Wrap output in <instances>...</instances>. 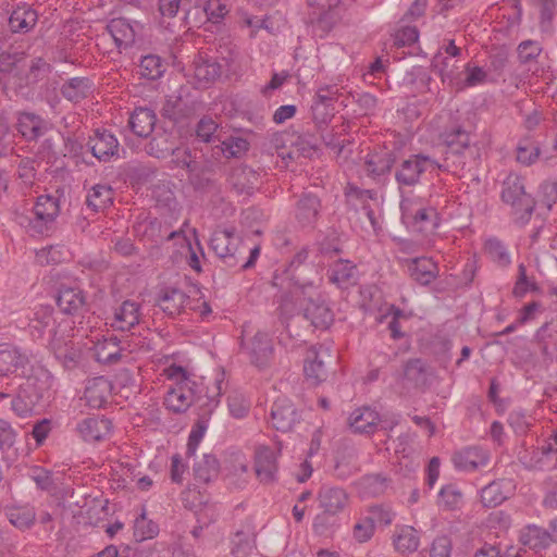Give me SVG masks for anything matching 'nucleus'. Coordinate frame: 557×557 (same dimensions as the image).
Segmentation results:
<instances>
[{
	"label": "nucleus",
	"instance_id": "f257e3e1",
	"mask_svg": "<svg viewBox=\"0 0 557 557\" xmlns=\"http://www.w3.org/2000/svg\"><path fill=\"white\" fill-rule=\"evenodd\" d=\"M442 141L444 159L443 163H440V170L454 173L465 170L470 172L480 164L481 147L472 143L471 135L460 126L445 132Z\"/></svg>",
	"mask_w": 557,
	"mask_h": 557
},
{
	"label": "nucleus",
	"instance_id": "f03ea898",
	"mask_svg": "<svg viewBox=\"0 0 557 557\" xmlns=\"http://www.w3.org/2000/svg\"><path fill=\"white\" fill-rule=\"evenodd\" d=\"M502 201L511 209L515 223L523 226L529 223L536 201L531 194L525 191L523 178L516 173H510L503 182Z\"/></svg>",
	"mask_w": 557,
	"mask_h": 557
},
{
	"label": "nucleus",
	"instance_id": "7ed1b4c3",
	"mask_svg": "<svg viewBox=\"0 0 557 557\" xmlns=\"http://www.w3.org/2000/svg\"><path fill=\"white\" fill-rule=\"evenodd\" d=\"M440 170V162L424 153H416L403 160L395 170V181L403 196L407 188H413L421 182L425 172Z\"/></svg>",
	"mask_w": 557,
	"mask_h": 557
},
{
	"label": "nucleus",
	"instance_id": "20e7f679",
	"mask_svg": "<svg viewBox=\"0 0 557 557\" xmlns=\"http://www.w3.org/2000/svg\"><path fill=\"white\" fill-rule=\"evenodd\" d=\"M170 376L177 380V385L168 392L164 404L169 410L175 413L185 412L200 398L194 389L196 383L188 377L186 370L180 366L171 368Z\"/></svg>",
	"mask_w": 557,
	"mask_h": 557
},
{
	"label": "nucleus",
	"instance_id": "39448f33",
	"mask_svg": "<svg viewBox=\"0 0 557 557\" xmlns=\"http://www.w3.org/2000/svg\"><path fill=\"white\" fill-rule=\"evenodd\" d=\"M242 246L243 243L234 227L215 231L210 239L211 249L228 268L239 264L243 255Z\"/></svg>",
	"mask_w": 557,
	"mask_h": 557
},
{
	"label": "nucleus",
	"instance_id": "423d86ee",
	"mask_svg": "<svg viewBox=\"0 0 557 557\" xmlns=\"http://www.w3.org/2000/svg\"><path fill=\"white\" fill-rule=\"evenodd\" d=\"M308 256L309 252L306 248L300 249L281 273H275L273 275V286L278 289H284L287 283L288 287L294 285L296 287L312 289V281L304 275L306 271L305 262L308 259Z\"/></svg>",
	"mask_w": 557,
	"mask_h": 557
},
{
	"label": "nucleus",
	"instance_id": "0eeeda50",
	"mask_svg": "<svg viewBox=\"0 0 557 557\" xmlns=\"http://www.w3.org/2000/svg\"><path fill=\"white\" fill-rule=\"evenodd\" d=\"M52 385V374L45 368H38L27 376L20 389L27 395V398H32L36 405H39L51 397Z\"/></svg>",
	"mask_w": 557,
	"mask_h": 557
},
{
	"label": "nucleus",
	"instance_id": "6e6552de",
	"mask_svg": "<svg viewBox=\"0 0 557 557\" xmlns=\"http://www.w3.org/2000/svg\"><path fill=\"white\" fill-rule=\"evenodd\" d=\"M218 52L224 64L218 62L214 58H205L201 55L195 60L194 73L195 77L199 82H203L206 84L214 82L222 75L223 67L228 65V63L234 59V52L232 49L225 48L224 50H219Z\"/></svg>",
	"mask_w": 557,
	"mask_h": 557
},
{
	"label": "nucleus",
	"instance_id": "1a4fd4ad",
	"mask_svg": "<svg viewBox=\"0 0 557 557\" xmlns=\"http://www.w3.org/2000/svg\"><path fill=\"white\" fill-rule=\"evenodd\" d=\"M321 199L311 191H304L295 206V220L301 227H314L320 216Z\"/></svg>",
	"mask_w": 557,
	"mask_h": 557
},
{
	"label": "nucleus",
	"instance_id": "9d476101",
	"mask_svg": "<svg viewBox=\"0 0 557 557\" xmlns=\"http://www.w3.org/2000/svg\"><path fill=\"white\" fill-rule=\"evenodd\" d=\"M255 472L262 484H272L276 481L277 455L274 449L264 445L256 447Z\"/></svg>",
	"mask_w": 557,
	"mask_h": 557
},
{
	"label": "nucleus",
	"instance_id": "9b49d317",
	"mask_svg": "<svg viewBox=\"0 0 557 557\" xmlns=\"http://www.w3.org/2000/svg\"><path fill=\"white\" fill-rule=\"evenodd\" d=\"M330 349L324 345L312 346L307 350L304 371L308 380L314 384L323 382L327 376L325 359H330Z\"/></svg>",
	"mask_w": 557,
	"mask_h": 557
},
{
	"label": "nucleus",
	"instance_id": "f8f14e48",
	"mask_svg": "<svg viewBox=\"0 0 557 557\" xmlns=\"http://www.w3.org/2000/svg\"><path fill=\"white\" fill-rule=\"evenodd\" d=\"M87 146L95 158L101 162H109L119 152V140L107 129H96L90 136Z\"/></svg>",
	"mask_w": 557,
	"mask_h": 557
},
{
	"label": "nucleus",
	"instance_id": "ddd939ff",
	"mask_svg": "<svg viewBox=\"0 0 557 557\" xmlns=\"http://www.w3.org/2000/svg\"><path fill=\"white\" fill-rule=\"evenodd\" d=\"M304 318L319 329H327L333 322V312L320 297L313 298L309 295L301 301Z\"/></svg>",
	"mask_w": 557,
	"mask_h": 557
},
{
	"label": "nucleus",
	"instance_id": "4468645a",
	"mask_svg": "<svg viewBox=\"0 0 557 557\" xmlns=\"http://www.w3.org/2000/svg\"><path fill=\"white\" fill-rule=\"evenodd\" d=\"M140 304L134 300H125L114 309L111 326L120 331H131L139 324L141 312Z\"/></svg>",
	"mask_w": 557,
	"mask_h": 557
},
{
	"label": "nucleus",
	"instance_id": "2eb2a0df",
	"mask_svg": "<svg viewBox=\"0 0 557 557\" xmlns=\"http://www.w3.org/2000/svg\"><path fill=\"white\" fill-rule=\"evenodd\" d=\"M250 362L259 369L270 364L273 356L272 341L267 333L257 332L247 346Z\"/></svg>",
	"mask_w": 557,
	"mask_h": 557
},
{
	"label": "nucleus",
	"instance_id": "dca6fc26",
	"mask_svg": "<svg viewBox=\"0 0 557 557\" xmlns=\"http://www.w3.org/2000/svg\"><path fill=\"white\" fill-rule=\"evenodd\" d=\"M380 414L368 406L355 409L348 417L347 423L354 433L373 434L377 430Z\"/></svg>",
	"mask_w": 557,
	"mask_h": 557
},
{
	"label": "nucleus",
	"instance_id": "f3484780",
	"mask_svg": "<svg viewBox=\"0 0 557 557\" xmlns=\"http://www.w3.org/2000/svg\"><path fill=\"white\" fill-rule=\"evenodd\" d=\"M327 278L337 287L347 289L358 282L357 267L349 260L338 259L329 267Z\"/></svg>",
	"mask_w": 557,
	"mask_h": 557
},
{
	"label": "nucleus",
	"instance_id": "a211bd4d",
	"mask_svg": "<svg viewBox=\"0 0 557 557\" xmlns=\"http://www.w3.org/2000/svg\"><path fill=\"white\" fill-rule=\"evenodd\" d=\"M270 417L273 428L281 432L290 431L299 418L294 405L285 398L273 404Z\"/></svg>",
	"mask_w": 557,
	"mask_h": 557
},
{
	"label": "nucleus",
	"instance_id": "6ab92c4d",
	"mask_svg": "<svg viewBox=\"0 0 557 557\" xmlns=\"http://www.w3.org/2000/svg\"><path fill=\"white\" fill-rule=\"evenodd\" d=\"M112 424L109 419L88 417L76 425V431L86 442H98L103 440L111 431Z\"/></svg>",
	"mask_w": 557,
	"mask_h": 557
},
{
	"label": "nucleus",
	"instance_id": "aec40b11",
	"mask_svg": "<svg viewBox=\"0 0 557 557\" xmlns=\"http://www.w3.org/2000/svg\"><path fill=\"white\" fill-rule=\"evenodd\" d=\"M320 507L332 516L341 512L348 504V494L342 487L323 485L318 494Z\"/></svg>",
	"mask_w": 557,
	"mask_h": 557
},
{
	"label": "nucleus",
	"instance_id": "412c9836",
	"mask_svg": "<svg viewBox=\"0 0 557 557\" xmlns=\"http://www.w3.org/2000/svg\"><path fill=\"white\" fill-rule=\"evenodd\" d=\"M17 129L27 140H37L49 131V123L40 115L22 112L17 119Z\"/></svg>",
	"mask_w": 557,
	"mask_h": 557
},
{
	"label": "nucleus",
	"instance_id": "4be33fe9",
	"mask_svg": "<svg viewBox=\"0 0 557 557\" xmlns=\"http://www.w3.org/2000/svg\"><path fill=\"white\" fill-rule=\"evenodd\" d=\"M28 364L29 358L21 349L8 345L0 346V372L7 374L22 371L25 374Z\"/></svg>",
	"mask_w": 557,
	"mask_h": 557
},
{
	"label": "nucleus",
	"instance_id": "5701e85b",
	"mask_svg": "<svg viewBox=\"0 0 557 557\" xmlns=\"http://www.w3.org/2000/svg\"><path fill=\"white\" fill-rule=\"evenodd\" d=\"M396 162V156L393 152L368 154L364 160V171L368 176L380 182L389 174Z\"/></svg>",
	"mask_w": 557,
	"mask_h": 557
},
{
	"label": "nucleus",
	"instance_id": "b1692460",
	"mask_svg": "<svg viewBox=\"0 0 557 557\" xmlns=\"http://www.w3.org/2000/svg\"><path fill=\"white\" fill-rule=\"evenodd\" d=\"M455 467L462 471H473L488 462V455L479 447H467L453 456Z\"/></svg>",
	"mask_w": 557,
	"mask_h": 557
},
{
	"label": "nucleus",
	"instance_id": "393cba45",
	"mask_svg": "<svg viewBox=\"0 0 557 557\" xmlns=\"http://www.w3.org/2000/svg\"><path fill=\"white\" fill-rule=\"evenodd\" d=\"M410 277L421 285H429L438 275L437 264L426 257L414 258L408 261Z\"/></svg>",
	"mask_w": 557,
	"mask_h": 557
},
{
	"label": "nucleus",
	"instance_id": "a878e982",
	"mask_svg": "<svg viewBox=\"0 0 557 557\" xmlns=\"http://www.w3.org/2000/svg\"><path fill=\"white\" fill-rule=\"evenodd\" d=\"M111 392V383L103 376L88 380L84 398L91 408H101L107 401Z\"/></svg>",
	"mask_w": 557,
	"mask_h": 557
},
{
	"label": "nucleus",
	"instance_id": "bb28decb",
	"mask_svg": "<svg viewBox=\"0 0 557 557\" xmlns=\"http://www.w3.org/2000/svg\"><path fill=\"white\" fill-rule=\"evenodd\" d=\"M57 305L65 314H78L86 305V298L82 289L76 287H62L57 297Z\"/></svg>",
	"mask_w": 557,
	"mask_h": 557
},
{
	"label": "nucleus",
	"instance_id": "cd10ccee",
	"mask_svg": "<svg viewBox=\"0 0 557 557\" xmlns=\"http://www.w3.org/2000/svg\"><path fill=\"white\" fill-rule=\"evenodd\" d=\"M189 297L181 289L166 287L161 290L157 305L169 317L180 314Z\"/></svg>",
	"mask_w": 557,
	"mask_h": 557
},
{
	"label": "nucleus",
	"instance_id": "c85d7f7f",
	"mask_svg": "<svg viewBox=\"0 0 557 557\" xmlns=\"http://www.w3.org/2000/svg\"><path fill=\"white\" fill-rule=\"evenodd\" d=\"M54 324L53 309L49 306H40L30 319V334L34 338H42L46 334H54Z\"/></svg>",
	"mask_w": 557,
	"mask_h": 557
},
{
	"label": "nucleus",
	"instance_id": "c756f323",
	"mask_svg": "<svg viewBox=\"0 0 557 557\" xmlns=\"http://www.w3.org/2000/svg\"><path fill=\"white\" fill-rule=\"evenodd\" d=\"M38 21V13L28 4L17 5L9 17V26L14 33L29 32Z\"/></svg>",
	"mask_w": 557,
	"mask_h": 557
},
{
	"label": "nucleus",
	"instance_id": "7c9ffc66",
	"mask_svg": "<svg viewBox=\"0 0 557 557\" xmlns=\"http://www.w3.org/2000/svg\"><path fill=\"white\" fill-rule=\"evenodd\" d=\"M225 126L220 124L216 119L210 115H203L196 124L195 134L199 141L207 144L220 143Z\"/></svg>",
	"mask_w": 557,
	"mask_h": 557
},
{
	"label": "nucleus",
	"instance_id": "2f4dec72",
	"mask_svg": "<svg viewBox=\"0 0 557 557\" xmlns=\"http://www.w3.org/2000/svg\"><path fill=\"white\" fill-rule=\"evenodd\" d=\"M248 141L242 137H235L224 132L219 145L213 148V157L220 158L221 156L230 158H238L248 150Z\"/></svg>",
	"mask_w": 557,
	"mask_h": 557
},
{
	"label": "nucleus",
	"instance_id": "473e14b6",
	"mask_svg": "<svg viewBox=\"0 0 557 557\" xmlns=\"http://www.w3.org/2000/svg\"><path fill=\"white\" fill-rule=\"evenodd\" d=\"M156 113L148 108H138L129 119V126L134 134L139 137H148L156 125Z\"/></svg>",
	"mask_w": 557,
	"mask_h": 557
},
{
	"label": "nucleus",
	"instance_id": "72a5a7b5",
	"mask_svg": "<svg viewBox=\"0 0 557 557\" xmlns=\"http://www.w3.org/2000/svg\"><path fill=\"white\" fill-rule=\"evenodd\" d=\"M92 90V83L88 77H73L61 87V95L72 101L79 102L87 98Z\"/></svg>",
	"mask_w": 557,
	"mask_h": 557
},
{
	"label": "nucleus",
	"instance_id": "f704fd0d",
	"mask_svg": "<svg viewBox=\"0 0 557 557\" xmlns=\"http://www.w3.org/2000/svg\"><path fill=\"white\" fill-rule=\"evenodd\" d=\"M113 201V189L109 185L97 184L92 186L86 196V206L94 212L108 208Z\"/></svg>",
	"mask_w": 557,
	"mask_h": 557
},
{
	"label": "nucleus",
	"instance_id": "c9c22d12",
	"mask_svg": "<svg viewBox=\"0 0 557 557\" xmlns=\"http://www.w3.org/2000/svg\"><path fill=\"white\" fill-rule=\"evenodd\" d=\"M395 549L399 553H412L419 547L418 531L409 525L396 527L393 536Z\"/></svg>",
	"mask_w": 557,
	"mask_h": 557
},
{
	"label": "nucleus",
	"instance_id": "e433bc0d",
	"mask_svg": "<svg viewBox=\"0 0 557 557\" xmlns=\"http://www.w3.org/2000/svg\"><path fill=\"white\" fill-rule=\"evenodd\" d=\"M307 289L308 288L296 287L294 285H290L288 287L287 283L284 289H280L282 295L278 310L283 319L286 320L295 314L297 309V301H302V299H300V296H305L307 294Z\"/></svg>",
	"mask_w": 557,
	"mask_h": 557
},
{
	"label": "nucleus",
	"instance_id": "4c0bfd02",
	"mask_svg": "<svg viewBox=\"0 0 557 557\" xmlns=\"http://www.w3.org/2000/svg\"><path fill=\"white\" fill-rule=\"evenodd\" d=\"M96 357L99 362L104 364H114L119 362L122 357L120 339L115 336L106 338L103 343L97 346Z\"/></svg>",
	"mask_w": 557,
	"mask_h": 557
},
{
	"label": "nucleus",
	"instance_id": "58836bf2",
	"mask_svg": "<svg viewBox=\"0 0 557 557\" xmlns=\"http://www.w3.org/2000/svg\"><path fill=\"white\" fill-rule=\"evenodd\" d=\"M194 475L198 482L210 483L219 475V461L209 454L203 455L200 461L194 466Z\"/></svg>",
	"mask_w": 557,
	"mask_h": 557
},
{
	"label": "nucleus",
	"instance_id": "ea45409f",
	"mask_svg": "<svg viewBox=\"0 0 557 557\" xmlns=\"http://www.w3.org/2000/svg\"><path fill=\"white\" fill-rule=\"evenodd\" d=\"M147 152L158 159H165L175 154L177 147L171 140V136L162 133L151 138L146 147Z\"/></svg>",
	"mask_w": 557,
	"mask_h": 557
},
{
	"label": "nucleus",
	"instance_id": "a19ab883",
	"mask_svg": "<svg viewBox=\"0 0 557 557\" xmlns=\"http://www.w3.org/2000/svg\"><path fill=\"white\" fill-rule=\"evenodd\" d=\"M7 517L14 527L24 530L34 524L36 512L35 508L29 505L14 506L7 509Z\"/></svg>",
	"mask_w": 557,
	"mask_h": 557
},
{
	"label": "nucleus",
	"instance_id": "79ce46f5",
	"mask_svg": "<svg viewBox=\"0 0 557 557\" xmlns=\"http://www.w3.org/2000/svg\"><path fill=\"white\" fill-rule=\"evenodd\" d=\"M165 72L163 60L156 54H148L141 58L138 65V74L149 81L160 78Z\"/></svg>",
	"mask_w": 557,
	"mask_h": 557
},
{
	"label": "nucleus",
	"instance_id": "37998d69",
	"mask_svg": "<svg viewBox=\"0 0 557 557\" xmlns=\"http://www.w3.org/2000/svg\"><path fill=\"white\" fill-rule=\"evenodd\" d=\"M516 152V158L519 163L531 165L539 159L541 148L537 141L527 136L519 140Z\"/></svg>",
	"mask_w": 557,
	"mask_h": 557
},
{
	"label": "nucleus",
	"instance_id": "c03bdc74",
	"mask_svg": "<svg viewBox=\"0 0 557 557\" xmlns=\"http://www.w3.org/2000/svg\"><path fill=\"white\" fill-rule=\"evenodd\" d=\"M109 29L119 47H126L135 41V30L126 20L111 21Z\"/></svg>",
	"mask_w": 557,
	"mask_h": 557
},
{
	"label": "nucleus",
	"instance_id": "a18cd8bd",
	"mask_svg": "<svg viewBox=\"0 0 557 557\" xmlns=\"http://www.w3.org/2000/svg\"><path fill=\"white\" fill-rule=\"evenodd\" d=\"M159 533V525L147 519L146 510L136 518L134 523V537L137 542H144L149 539H153Z\"/></svg>",
	"mask_w": 557,
	"mask_h": 557
},
{
	"label": "nucleus",
	"instance_id": "49530a36",
	"mask_svg": "<svg viewBox=\"0 0 557 557\" xmlns=\"http://www.w3.org/2000/svg\"><path fill=\"white\" fill-rule=\"evenodd\" d=\"M523 537L524 544L536 550L548 547L553 542L549 532L536 525L528 527Z\"/></svg>",
	"mask_w": 557,
	"mask_h": 557
},
{
	"label": "nucleus",
	"instance_id": "de8ad7c7",
	"mask_svg": "<svg viewBox=\"0 0 557 557\" xmlns=\"http://www.w3.org/2000/svg\"><path fill=\"white\" fill-rule=\"evenodd\" d=\"M231 554L234 557L248 556L255 546V535L244 531H237L231 540Z\"/></svg>",
	"mask_w": 557,
	"mask_h": 557
},
{
	"label": "nucleus",
	"instance_id": "09e8293b",
	"mask_svg": "<svg viewBox=\"0 0 557 557\" xmlns=\"http://www.w3.org/2000/svg\"><path fill=\"white\" fill-rule=\"evenodd\" d=\"M404 376L406 380L414 384V386H422L426 383V368L421 359H410L404 367Z\"/></svg>",
	"mask_w": 557,
	"mask_h": 557
},
{
	"label": "nucleus",
	"instance_id": "8fccbe9b",
	"mask_svg": "<svg viewBox=\"0 0 557 557\" xmlns=\"http://www.w3.org/2000/svg\"><path fill=\"white\" fill-rule=\"evenodd\" d=\"M507 495L503 491L499 482H492L481 490V502L484 507L494 508L500 505Z\"/></svg>",
	"mask_w": 557,
	"mask_h": 557
},
{
	"label": "nucleus",
	"instance_id": "3c124183",
	"mask_svg": "<svg viewBox=\"0 0 557 557\" xmlns=\"http://www.w3.org/2000/svg\"><path fill=\"white\" fill-rule=\"evenodd\" d=\"M432 65H433L434 70H436L438 72L443 82L448 81V84L451 87L455 86V81L457 79L459 73H455V70H454L455 64H451V61L449 58L443 57L442 53L438 52L434 57V59L432 61ZM456 69H459V67L456 66Z\"/></svg>",
	"mask_w": 557,
	"mask_h": 557
},
{
	"label": "nucleus",
	"instance_id": "603ef678",
	"mask_svg": "<svg viewBox=\"0 0 557 557\" xmlns=\"http://www.w3.org/2000/svg\"><path fill=\"white\" fill-rule=\"evenodd\" d=\"M485 251L494 262L502 267L510 263V256L506 247L496 238H490L485 242Z\"/></svg>",
	"mask_w": 557,
	"mask_h": 557
},
{
	"label": "nucleus",
	"instance_id": "864d4df0",
	"mask_svg": "<svg viewBox=\"0 0 557 557\" xmlns=\"http://www.w3.org/2000/svg\"><path fill=\"white\" fill-rule=\"evenodd\" d=\"M51 349L58 360L62 362L65 368H72L76 364L78 352L67 344L61 345L57 341L50 343Z\"/></svg>",
	"mask_w": 557,
	"mask_h": 557
},
{
	"label": "nucleus",
	"instance_id": "5fc2aeb1",
	"mask_svg": "<svg viewBox=\"0 0 557 557\" xmlns=\"http://www.w3.org/2000/svg\"><path fill=\"white\" fill-rule=\"evenodd\" d=\"M440 503L447 509L454 510L462 503V493L455 484H448L441 488Z\"/></svg>",
	"mask_w": 557,
	"mask_h": 557
},
{
	"label": "nucleus",
	"instance_id": "6e6d98bb",
	"mask_svg": "<svg viewBox=\"0 0 557 557\" xmlns=\"http://www.w3.org/2000/svg\"><path fill=\"white\" fill-rule=\"evenodd\" d=\"M467 76L465 79L460 77V74L458 75L457 79L455 81V86L457 90H462L467 87H473L481 83H483L486 78V73L483 71L482 67L475 66L471 69L469 65L466 66Z\"/></svg>",
	"mask_w": 557,
	"mask_h": 557
},
{
	"label": "nucleus",
	"instance_id": "4d7b16f0",
	"mask_svg": "<svg viewBox=\"0 0 557 557\" xmlns=\"http://www.w3.org/2000/svg\"><path fill=\"white\" fill-rule=\"evenodd\" d=\"M162 224L157 219L150 221L145 230L146 235L152 238V242L156 244H162L164 242L171 240L180 235L177 231H170L165 227L164 232H162Z\"/></svg>",
	"mask_w": 557,
	"mask_h": 557
},
{
	"label": "nucleus",
	"instance_id": "13d9d810",
	"mask_svg": "<svg viewBox=\"0 0 557 557\" xmlns=\"http://www.w3.org/2000/svg\"><path fill=\"white\" fill-rule=\"evenodd\" d=\"M29 478L36 483V486L46 492H51L55 488V483L52 478V472L41 468L33 467L29 471Z\"/></svg>",
	"mask_w": 557,
	"mask_h": 557
},
{
	"label": "nucleus",
	"instance_id": "bf43d9fd",
	"mask_svg": "<svg viewBox=\"0 0 557 557\" xmlns=\"http://www.w3.org/2000/svg\"><path fill=\"white\" fill-rule=\"evenodd\" d=\"M531 2L540 10L542 30L547 32L554 17L557 0H531Z\"/></svg>",
	"mask_w": 557,
	"mask_h": 557
},
{
	"label": "nucleus",
	"instance_id": "052dcab7",
	"mask_svg": "<svg viewBox=\"0 0 557 557\" xmlns=\"http://www.w3.org/2000/svg\"><path fill=\"white\" fill-rule=\"evenodd\" d=\"M34 208L35 211L46 214V219L49 220H55L60 211L58 199L49 195L39 196Z\"/></svg>",
	"mask_w": 557,
	"mask_h": 557
},
{
	"label": "nucleus",
	"instance_id": "680f3d73",
	"mask_svg": "<svg viewBox=\"0 0 557 557\" xmlns=\"http://www.w3.org/2000/svg\"><path fill=\"white\" fill-rule=\"evenodd\" d=\"M319 251L323 256L332 257L342 252L339 235L336 231L331 230L325 237L319 242Z\"/></svg>",
	"mask_w": 557,
	"mask_h": 557
},
{
	"label": "nucleus",
	"instance_id": "e2e57ef3",
	"mask_svg": "<svg viewBox=\"0 0 557 557\" xmlns=\"http://www.w3.org/2000/svg\"><path fill=\"white\" fill-rule=\"evenodd\" d=\"M203 11L209 22L220 23L228 13V9L221 0H207Z\"/></svg>",
	"mask_w": 557,
	"mask_h": 557
},
{
	"label": "nucleus",
	"instance_id": "0e129e2a",
	"mask_svg": "<svg viewBox=\"0 0 557 557\" xmlns=\"http://www.w3.org/2000/svg\"><path fill=\"white\" fill-rule=\"evenodd\" d=\"M33 216L28 218V228L33 234L42 235L48 232L54 220L46 219V214L35 211L33 208Z\"/></svg>",
	"mask_w": 557,
	"mask_h": 557
},
{
	"label": "nucleus",
	"instance_id": "69168bd1",
	"mask_svg": "<svg viewBox=\"0 0 557 557\" xmlns=\"http://www.w3.org/2000/svg\"><path fill=\"white\" fill-rule=\"evenodd\" d=\"M362 485L370 494L380 495L388 487V480L382 474H370L363 478Z\"/></svg>",
	"mask_w": 557,
	"mask_h": 557
},
{
	"label": "nucleus",
	"instance_id": "338daca9",
	"mask_svg": "<svg viewBox=\"0 0 557 557\" xmlns=\"http://www.w3.org/2000/svg\"><path fill=\"white\" fill-rule=\"evenodd\" d=\"M367 517L374 525L376 523L388 525L392 523L394 519V512L391 510L389 507L376 505L370 507L369 515Z\"/></svg>",
	"mask_w": 557,
	"mask_h": 557
},
{
	"label": "nucleus",
	"instance_id": "774afa93",
	"mask_svg": "<svg viewBox=\"0 0 557 557\" xmlns=\"http://www.w3.org/2000/svg\"><path fill=\"white\" fill-rule=\"evenodd\" d=\"M539 196L541 201L550 209L557 201V181H545L540 185Z\"/></svg>",
	"mask_w": 557,
	"mask_h": 557
}]
</instances>
